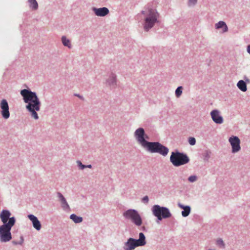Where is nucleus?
Segmentation results:
<instances>
[{
  "mask_svg": "<svg viewBox=\"0 0 250 250\" xmlns=\"http://www.w3.org/2000/svg\"><path fill=\"white\" fill-rule=\"evenodd\" d=\"M57 195L59 198V201L61 203V207L62 209L64 210L70 209L69 206L63 195L61 192H58L57 193Z\"/></svg>",
  "mask_w": 250,
  "mask_h": 250,
  "instance_id": "obj_14",
  "label": "nucleus"
},
{
  "mask_svg": "<svg viewBox=\"0 0 250 250\" xmlns=\"http://www.w3.org/2000/svg\"><path fill=\"white\" fill-rule=\"evenodd\" d=\"M151 211L153 215L157 218L156 222L159 223L163 219L170 218L172 214L167 207H161L158 205L152 206Z\"/></svg>",
  "mask_w": 250,
  "mask_h": 250,
  "instance_id": "obj_7",
  "label": "nucleus"
},
{
  "mask_svg": "<svg viewBox=\"0 0 250 250\" xmlns=\"http://www.w3.org/2000/svg\"><path fill=\"white\" fill-rule=\"evenodd\" d=\"M92 11L96 16L99 17H104L107 15L109 12L108 9L105 7L101 8L94 7L92 8Z\"/></svg>",
  "mask_w": 250,
  "mask_h": 250,
  "instance_id": "obj_13",
  "label": "nucleus"
},
{
  "mask_svg": "<svg viewBox=\"0 0 250 250\" xmlns=\"http://www.w3.org/2000/svg\"><path fill=\"white\" fill-rule=\"evenodd\" d=\"M197 2V0H188V6H194Z\"/></svg>",
  "mask_w": 250,
  "mask_h": 250,
  "instance_id": "obj_27",
  "label": "nucleus"
},
{
  "mask_svg": "<svg viewBox=\"0 0 250 250\" xmlns=\"http://www.w3.org/2000/svg\"><path fill=\"white\" fill-rule=\"evenodd\" d=\"M238 88L243 92H245L247 90V84L243 80H240L237 83Z\"/></svg>",
  "mask_w": 250,
  "mask_h": 250,
  "instance_id": "obj_18",
  "label": "nucleus"
},
{
  "mask_svg": "<svg viewBox=\"0 0 250 250\" xmlns=\"http://www.w3.org/2000/svg\"><path fill=\"white\" fill-rule=\"evenodd\" d=\"M183 87L182 86H178L175 91V94L177 98H179L182 95Z\"/></svg>",
  "mask_w": 250,
  "mask_h": 250,
  "instance_id": "obj_23",
  "label": "nucleus"
},
{
  "mask_svg": "<svg viewBox=\"0 0 250 250\" xmlns=\"http://www.w3.org/2000/svg\"><path fill=\"white\" fill-rule=\"evenodd\" d=\"M197 180V177L196 175H191L188 178V180L190 183H193Z\"/></svg>",
  "mask_w": 250,
  "mask_h": 250,
  "instance_id": "obj_26",
  "label": "nucleus"
},
{
  "mask_svg": "<svg viewBox=\"0 0 250 250\" xmlns=\"http://www.w3.org/2000/svg\"><path fill=\"white\" fill-rule=\"evenodd\" d=\"M85 168H92V165H85Z\"/></svg>",
  "mask_w": 250,
  "mask_h": 250,
  "instance_id": "obj_34",
  "label": "nucleus"
},
{
  "mask_svg": "<svg viewBox=\"0 0 250 250\" xmlns=\"http://www.w3.org/2000/svg\"><path fill=\"white\" fill-rule=\"evenodd\" d=\"M20 94L24 102L27 104L25 108L30 113L31 117L38 120L39 117L37 111L40 110L41 103L37 93L27 88L21 90Z\"/></svg>",
  "mask_w": 250,
  "mask_h": 250,
  "instance_id": "obj_3",
  "label": "nucleus"
},
{
  "mask_svg": "<svg viewBox=\"0 0 250 250\" xmlns=\"http://www.w3.org/2000/svg\"><path fill=\"white\" fill-rule=\"evenodd\" d=\"M77 163L78 164V166L80 169L83 170L85 168V165L83 164L80 161H77Z\"/></svg>",
  "mask_w": 250,
  "mask_h": 250,
  "instance_id": "obj_29",
  "label": "nucleus"
},
{
  "mask_svg": "<svg viewBox=\"0 0 250 250\" xmlns=\"http://www.w3.org/2000/svg\"><path fill=\"white\" fill-rule=\"evenodd\" d=\"M188 143L190 145L193 146L196 144V140L194 137H189L188 139Z\"/></svg>",
  "mask_w": 250,
  "mask_h": 250,
  "instance_id": "obj_28",
  "label": "nucleus"
},
{
  "mask_svg": "<svg viewBox=\"0 0 250 250\" xmlns=\"http://www.w3.org/2000/svg\"><path fill=\"white\" fill-rule=\"evenodd\" d=\"M74 95L77 96V97H79L80 99H81L82 100H84V98L83 97V96H82V95H80L79 94H75Z\"/></svg>",
  "mask_w": 250,
  "mask_h": 250,
  "instance_id": "obj_32",
  "label": "nucleus"
},
{
  "mask_svg": "<svg viewBox=\"0 0 250 250\" xmlns=\"http://www.w3.org/2000/svg\"><path fill=\"white\" fill-rule=\"evenodd\" d=\"M210 116L212 121L216 124H221L223 123V117L221 115L220 111L216 109L210 112Z\"/></svg>",
  "mask_w": 250,
  "mask_h": 250,
  "instance_id": "obj_11",
  "label": "nucleus"
},
{
  "mask_svg": "<svg viewBox=\"0 0 250 250\" xmlns=\"http://www.w3.org/2000/svg\"><path fill=\"white\" fill-rule=\"evenodd\" d=\"M11 213L8 209H2L0 213V218L2 225L0 226V241L6 243L12 238L11 230L15 225L16 220L14 216L11 217Z\"/></svg>",
  "mask_w": 250,
  "mask_h": 250,
  "instance_id": "obj_2",
  "label": "nucleus"
},
{
  "mask_svg": "<svg viewBox=\"0 0 250 250\" xmlns=\"http://www.w3.org/2000/svg\"><path fill=\"white\" fill-rule=\"evenodd\" d=\"M141 14L145 15L144 28L146 31H148L155 23L159 22V14L154 8H148L146 10H142Z\"/></svg>",
  "mask_w": 250,
  "mask_h": 250,
  "instance_id": "obj_4",
  "label": "nucleus"
},
{
  "mask_svg": "<svg viewBox=\"0 0 250 250\" xmlns=\"http://www.w3.org/2000/svg\"><path fill=\"white\" fill-rule=\"evenodd\" d=\"M62 44L64 46L68 47L69 48L71 47L70 41L69 39H67L65 36H62Z\"/></svg>",
  "mask_w": 250,
  "mask_h": 250,
  "instance_id": "obj_20",
  "label": "nucleus"
},
{
  "mask_svg": "<svg viewBox=\"0 0 250 250\" xmlns=\"http://www.w3.org/2000/svg\"><path fill=\"white\" fill-rule=\"evenodd\" d=\"M211 152L209 150H206L203 154L204 160L205 161H208L210 158Z\"/></svg>",
  "mask_w": 250,
  "mask_h": 250,
  "instance_id": "obj_24",
  "label": "nucleus"
},
{
  "mask_svg": "<svg viewBox=\"0 0 250 250\" xmlns=\"http://www.w3.org/2000/svg\"><path fill=\"white\" fill-rule=\"evenodd\" d=\"M191 212V208L189 206H186V207L182 211V215L184 217H186L189 215Z\"/></svg>",
  "mask_w": 250,
  "mask_h": 250,
  "instance_id": "obj_19",
  "label": "nucleus"
},
{
  "mask_svg": "<svg viewBox=\"0 0 250 250\" xmlns=\"http://www.w3.org/2000/svg\"><path fill=\"white\" fill-rule=\"evenodd\" d=\"M170 161L174 166L178 167L188 163L189 158L187 154L175 150L171 152Z\"/></svg>",
  "mask_w": 250,
  "mask_h": 250,
  "instance_id": "obj_6",
  "label": "nucleus"
},
{
  "mask_svg": "<svg viewBox=\"0 0 250 250\" xmlns=\"http://www.w3.org/2000/svg\"><path fill=\"white\" fill-rule=\"evenodd\" d=\"M70 218L76 224L80 223L82 222L83 220L82 217L77 216L74 213L71 214L70 215Z\"/></svg>",
  "mask_w": 250,
  "mask_h": 250,
  "instance_id": "obj_17",
  "label": "nucleus"
},
{
  "mask_svg": "<svg viewBox=\"0 0 250 250\" xmlns=\"http://www.w3.org/2000/svg\"><path fill=\"white\" fill-rule=\"evenodd\" d=\"M178 206L180 208H182V209H184L186 207V206H185L180 203H179L178 204Z\"/></svg>",
  "mask_w": 250,
  "mask_h": 250,
  "instance_id": "obj_31",
  "label": "nucleus"
},
{
  "mask_svg": "<svg viewBox=\"0 0 250 250\" xmlns=\"http://www.w3.org/2000/svg\"><path fill=\"white\" fill-rule=\"evenodd\" d=\"M148 201L149 198L147 195L145 196L142 199V202L146 204H147L148 203Z\"/></svg>",
  "mask_w": 250,
  "mask_h": 250,
  "instance_id": "obj_30",
  "label": "nucleus"
},
{
  "mask_svg": "<svg viewBox=\"0 0 250 250\" xmlns=\"http://www.w3.org/2000/svg\"><path fill=\"white\" fill-rule=\"evenodd\" d=\"M229 141L232 147L231 151L233 153H236L240 150V140L237 136H231L229 138Z\"/></svg>",
  "mask_w": 250,
  "mask_h": 250,
  "instance_id": "obj_9",
  "label": "nucleus"
},
{
  "mask_svg": "<svg viewBox=\"0 0 250 250\" xmlns=\"http://www.w3.org/2000/svg\"><path fill=\"white\" fill-rule=\"evenodd\" d=\"M134 136L138 142L148 152L151 153H158L163 156L167 155L169 149L159 142H149L148 136L145 133L143 127H139L134 132Z\"/></svg>",
  "mask_w": 250,
  "mask_h": 250,
  "instance_id": "obj_1",
  "label": "nucleus"
},
{
  "mask_svg": "<svg viewBox=\"0 0 250 250\" xmlns=\"http://www.w3.org/2000/svg\"><path fill=\"white\" fill-rule=\"evenodd\" d=\"M215 27L217 29H222V32L225 33L228 31V27L225 22L219 21L215 24Z\"/></svg>",
  "mask_w": 250,
  "mask_h": 250,
  "instance_id": "obj_16",
  "label": "nucleus"
},
{
  "mask_svg": "<svg viewBox=\"0 0 250 250\" xmlns=\"http://www.w3.org/2000/svg\"><path fill=\"white\" fill-rule=\"evenodd\" d=\"M146 244V237L143 232L139 233V238L135 239L130 237L124 243V250H134L138 247L144 246Z\"/></svg>",
  "mask_w": 250,
  "mask_h": 250,
  "instance_id": "obj_5",
  "label": "nucleus"
},
{
  "mask_svg": "<svg viewBox=\"0 0 250 250\" xmlns=\"http://www.w3.org/2000/svg\"><path fill=\"white\" fill-rule=\"evenodd\" d=\"M123 216L126 219L130 220L137 226L142 224V219L138 211L134 209H129L123 213Z\"/></svg>",
  "mask_w": 250,
  "mask_h": 250,
  "instance_id": "obj_8",
  "label": "nucleus"
},
{
  "mask_svg": "<svg viewBox=\"0 0 250 250\" xmlns=\"http://www.w3.org/2000/svg\"><path fill=\"white\" fill-rule=\"evenodd\" d=\"M247 52L250 54V44L247 46Z\"/></svg>",
  "mask_w": 250,
  "mask_h": 250,
  "instance_id": "obj_33",
  "label": "nucleus"
},
{
  "mask_svg": "<svg viewBox=\"0 0 250 250\" xmlns=\"http://www.w3.org/2000/svg\"><path fill=\"white\" fill-rule=\"evenodd\" d=\"M216 245L221 249L225 248V244L222 238H219L216 241Z\"/></svg>",
  "mask_w": 250,
  "mask_h": 250,
  "instance_id": "obj_22",
  "label": "nucleus"
},
{
  "mask_svg": "<svg viewBox=\"0 0 250 250\" xmlns=\"http://www.w3.org/2000/svg\"><path fill=\"white\" fill-rule=\"evenodd\" d=\"M106 83L111 88H115L117 85L116 75L113 73L111 74L109 78L106 81Z\"/></svg>",
  "mask_w": 250,
  "mask_h": 250,
  "instance_id": "obj_15",
  "label": "nucleus"
},
{
  "mask_svg": "<svg viewBox=\"0 0 250 250\" xmlns=\"http://www.w3.org/2000/svg\"><path fill=\"white\" fill-rule=\"evenodd\" d=\"M29 219L32 222L33 226L37 230H40L42 228L41 222L38 218L33 214H29L27 216Z\"/></svg>",
  "mask_w": 250,
  "mask_h": 250,
  "instance_id": "obj_12",
  "label": "nucleus"
},
{
  "mask_svg": "<svg viewBox=\"0 0 250 250\" xmlns=\"http://www.w3.org/2000/svg\"><path fill=\"white\" fill-rule=\"evenodd\" d=\"M0 107L1 109V114L4 119H7L10 117L9 105L6 99H2L0 103Z\"/></svg>",
  "mask_w": 250,
  "mask_h": 250,
  "instance_id": "obj_10",
  "label": "nucleus"
},
{
  "mask_svg": "<svg viewBox=\"0 0 250 250\" xmlns=\"http://www.w3.org/2000/svg\"><path fill=\"white\" fill-rule=\"evenodd\" d=\"M145 229H146L145 227H143L142 228V229L143 230H145Z\"/></svg>",
  "mask_w": 250,
  "mask_h": 250,
  "instance_id": "obj_35",
  "label": "nucleus"
},
{
  "mask_svg": "<svg viewBox=\"0 0 250 250\" xmlns=\"http://www.w3.org/2000/svg\"><path fill=\"white\" fill-rule=\"evenodd\" d=\"M23 241H24L23 237L22 236H21L20 241H13L12 242V243L13 245H21L23 244Z\"/></svg>",
  "mask_w": 250,
  "mask_h": 250,
  "instance_id": "obj_25",
  "label": "nucleus"
},
{
  "mask_svg": "<svg viewBox=\"0 0 250 250\" xmlns=\"http://www.w3.org/2000/svg\"><path fill=\"white\" fill-rule=\"evenodd\" d=\"M30 3V7L33 10H36L38 8V4L36 0H28Z\"/></svg>",
  "mask_w": 250,
  "mask_h": 250,
  "instance_id": "obj_21",
  "label": "nucleus"
}]
</instances>
